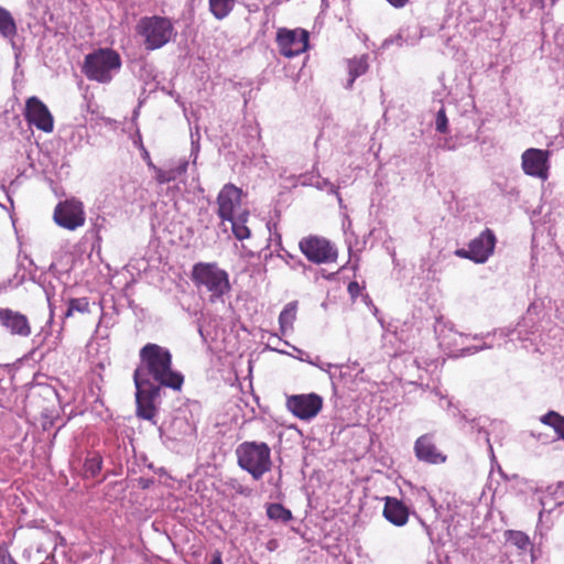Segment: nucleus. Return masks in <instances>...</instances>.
<instances>
[{"instance_id":"obj_1","label":"nucleus","mask_w":564,"mask_h":564,"mask_svg":"<svg viewBox=\"0 0 564 564\" xmlns=\"http://www.w3.org/2000/svg\"><path fill=\"white\" fill-rule=\"evenodd\" d=\"M140 364L133 373H140V379H153L156 384L181 390L184 377L172 369V355L170 350L158 344L149 343L139 352Z\"/></svg>"},{"instance_id":"obj_2","label":"nucleus","mask_w":564,"mask_h":564,"mask_svg":"<svg viewBox=\"0 0 564 564\" xmlns=\"http://www.w3.org/2000/svg\"><path fill=\"white\" fill-rule=\"evenodd\" d=\"M135 34L141 37L147 51L165 46L177 36L173 21L167 17H142L135 24Z\"/></svg>"},{"instance_id":"obj_3","label":"nucleus","mask_w":564,"mask_h":564,"mask_svg":"<svg viewBox=\"0 0 564 564\" xmlns=\"http://www.w3.org/2000/svg\"><path fill=\"white\" fill-rule=\"evenodd\" d=\"M238 466L259 480L271 470V449L264 442L246 441L236 448Z\"/></svg>"},{"instance_id":"obj_4","label":"nucleus","mask_w":564,"mask_h":564,"mask_svg":"<svg viewBox=\"0 0 564 564\" xmlns=\"http://www.w3.org/2000/svg\"><path fill=\"white\" fill-rule=\"evenodd\" d=\"M191 279L198 290L204 288L210 294L212 302H216L230 291L228 273L215 262L195 263Z\"/></svg>"},{"instance_id":"obj_5","label":"nucleus","mask_w":564,"mask_h":564,"mask_svg":"<svg viewBox=\"0 0 564 564\" xmlns=\"http://www.w3.org/2000/svg\"><path fill=\"white\" fill-rule=\"evenodd\" d=\"M121 68L120 55L111 48H99L85 56L83 73L88 79L109 83Z\"/></svg>"},{"instance_id":"obj_6","label":"nucleus","mask_w":564,"mask_h":564,"mask_svg":"<svg viewBox=\"0 0 564 564\" xmlns=\"http://www.w3.org/2000/svg\"><path fill=\"white\" fill-rule=\"evenodd\" d=\"M140 373H133L135 387V414L139 419L156 424L158 405L161 398V388L150 379H140Z\"/></svg>"},{"instance_id":"obj_7","label":"nucleus","mask_w":564,"mask_h":564,"mask_svg":"<svg viewBox=\"0 0 564 564\" xmlns=\"http://www.w3.org/2000/svg\"><path fill=\"white\" fill-rule=\"evenodd\" d=\"M299 248L305 258L315 264L333 263L338 257L336 246L328 239L316 235L303 237L299 242Z\"/></svg>"},{"instance_id":"obj_8","label":"nucleus","mask_w":564,"mask_h":564,"mask_svg":"<svg viewBox=\"0 0 564 564\" xmlns=\"http://www.w3.org/2000/svg\"><path fill=\"white\" fill-rule=\"evenodd\" d=\"M496 242L497 238L495 232L486 228L470 240L468 249H456L455 254L462 259L471 260L475 263H485L494 253Z\"/></svg>"},{"instance_id":"obj_9","label":"nucleus","mask_w":564,"mask_h":564,"mask_svg":"<svg viewBox=\"0 0 564 564\" xmlns=\"http://www.w3.org/2000/svg\"><path fill=\"white\" fill-rule=\"evenodd\" d=\"M53 218L59 227L74 231L85 224L84 205L76 199L59 202L54 209Z\"/></svg>"},{"instance_id":"obj_10","label":"nucleus","mask_w":564,"mask_h":564,"mask_svg":"<svg viewBox=\"0 0 564 564\" xmlns=\"http://www.w3.org/2000/svg\"><path fill=\"white\" fill-rule=\"evenodd\" d=\"M286 409L297 419L311 421L321 412L323 398L317 393L293 394L286 399Z\"/></svg>"},{"instance_id":"obj_11","label":"nucleus","mask_w":564,"mask_h":564,"mask_svg":"<svg viewBox=\"0 0 564 564\" xmlns=\"http://www.w3.org/2000/svg\"><path fill=\"white\" fill-rule=\"evenodd\" d=\"M280 53L285 57H294L307 50L308 32L302 29H280L276 34Z\"/></svg>"},{"instance_id":"obj_12","label":"nucleus","mask_w":564,"mask_h":564,"mask_svg":"<svg viewBox=\"0 0 564 564\" xmlns=\"http://www.w3.org/2000/svg\"><path fill=\"white\" fill-rule=\"evenodd\" d=\"M242 189L228 183L217 195V215L223 220H232L241 206Z\"/></svg>"},{"instance_id":"obj_13","label":"nucleus","mask_w":564,"mask_h":564,"mask_svg":"<svg viewBox=\"0 0 564 564\" xmlns=\"http://www.w3.org/2000/svg\"><path fill=\"white\" fill-rule=\"evenodd\" d=\"M24 117L36 129L51 133L54 130V118L46 105L37 97L32 96L25 102Z\"/></svg>"},{"instance_id":"obj_14","label":"nucleus","mask_w":564,"mask_h":564,"mask_svg":"<svg viewBox=\"0 0 564 564\" xmlns=\"http://www.w3.org/2000/svg\"><path fill=\"white\" fill-rule=\"evenodd\" d=\"M521 166L523 172L542 181L549 177V151L530 148L521 155Z\"/></svg>"},{"instance_id":"obj_15","label":"nucleus","mask_w":564,"mask_h":564,"mask_svg":"<svg viewBox=\"0 0 564 564\" xmlns=\"http://www.w3.org/2000/svg\"><path fill=\"white\" fill-rule=\"evenodd\" d=\"M0 326L14 337L28 338L32 334L29 317L8 307L0 308Z\"/></svg>"},{"instance_id":"obj_16","label":"nucleus","mask_w":564,"mask_h":564,"mask_svg":"<svg viewBox=\"0 0 564 564\" xmlns=\"http://www.w3.org/2000/svg\"><path fill=\"white\" fill-rule=\"evenodd\" d=\"M414 453L419 460L430 464L443 463L446 459L436 448L432 434H424L415 441Z\"/></svg>"},{"instance_id":"obj_17","label":"nucleus","mask_w":564,"mask_h":564,"mask_svg":"<svg viewBox=\"0 0 564 564\" xmlns=\"http://www.w3.org/2000/svg\"><path fill=\"white\" fill-rule=\"evenodd\" d=\"M383 517L395 527H403L409 520L408 507L394 497L384 498Z\"/></svg>"},{"instance_id":"obj_18","label":"nucleus","mask_w":564,"mask_h":564,"mask_svg":"<svg viewBox=\"0 0 564 564\" xmlns=\"http://www.w3.org/2000/svg\"><path fill=\"white\" fill-rule=\"evenodd\" d=\"M422 32L417 25H406L401 28L395 36L384 40L383 45L414 46L420 42Z\"/></svg>"},{"instance_id":"obj_19","label":"nucleus","mask_w":564,"mask_h":564,"mask_svg":"<svg viewBox=\"0 0 564 564\" xmlns=\"http://www.w3.org/2000/svg\"><path fill=\"white\" fill-rule=\"evenodd\" d=\"M149 166L155 172V180L159 184H166L175 181L178 176L183 175L187 171L188 162L182 161L176 166L170 169H160L149 162Z\"/></svg>"},{"instance_id":"obj_20","label":"nucleus","mask_w":564,"mask_h":564,"mask_svg":"<svg viewBox=\"0 0 564 564\" xmlns=\"http://www.w3.org/2000/svg\"><path fill=\"white\" fill-rule=\"evenodd\" d=\"M297 302L293 301L288 303L279 315L280 330L285 335L289 330L293 329V324L296 319Z\"/></svg>"},{"instance_id":"obj_21","label":"nucleus","mask_w":564,"mask_h":564,"mask_svg":"<svg viewBox=\"0 0 564 564\" xmlns=\"http://www.w3.org/2000/svg\"><path fill=\"white\" fill-rule=\"evenodd\" d=\"M0 35L10 41L17 35V24L13 17L2 7H0Z\"/></svg>"},{"instance_id":"obj_22","label":"nucleus","mask_w":564,"mask_h":564,"mask_svg":"<svg viewBox=\"0 0 564 564\" xmlns=\"http://www.w3.org/2000/svg\"><path fill=\"white\" fill-rule=\"evenodd\" d=\"M249 213L243 210L234 217L232 220H228L231 224V230L238 240H245L250 237V229L246 226Z\"/></svg>"},{"instance_id":"obj_23","label":"nucleus","mask_w":564,"mask_h":564,"mask_svg":"<svg viewBox=\"0 0 564 564\" xmlns=\"http://www.w3.org/2000/svg\"><path fill=\"white\" fill-rule=\"evenodd\" d=\"M236 0H208L209 11L217 20L227 18L234 10Z\"/></svg>"},{"instance_id":"obj_24","label":"nucleus","mask_w":564,"mask_h":564,"mask_svg":"<svg viewBox=\"0 0 564 564\" xmlns=\"http://www.w3.org/2000/svg\"><path fill=\"white\" fill-rule=\"evenodd\" d=\"M367 69H368V63H367L366 56L355 57V58L350 59L348 62L349 79L347 83V87L351 88L356 78L361 76L362 74H365L367 72Z\"/></svg>"},{"instance_id":"obj_25","label":"nucleus","mask_w":564,"mask_h":564,"mask_svg":"<svg viewBox=\"0 0 564 564\" xmlns=\"http://www.w3.org/2000/svg\"><path fill=\"white\" fill-rule=\"evenodd\" d=\"M90 312V305L87 297L69 299L67 308L63 314V318L72 317L75 313L87 314Z\"/></svg>"},{"instance_id":"obj_26","label":"nucleus","mask_w":564,"mask_h":564,"mask_svg":"<svg viewBox=\"0 0 564 564\" xmlns=\"http://www.w3.org/2000/svg\"><path fill=\"white\" fill-rule=\"evenodd\" d=\"M540 421L554 429L557 436L564 440V416L555 411H549L546 414L542 415Z\"/></svg>"},{"instance_id":"obj_27","label":"nucleus","mask_w":564,"mask_h":564,"mask_svg":"<svg viewBox=\"0 0 564 564\" xmlns=\"http://www.w3.org/2000/svg\"><path fill=\"white\" fill-rule=\"evenodd\" d=\"M267 514L271 520L288 522L292 518L289 509L284 508L281 503H271L267 508Z\"/></svg>"},{"instance_id":"obj_28","label":"nucleus","mask_w":564,"mask_h":564,"mask_svg":"<svg viewBox=\"0 0 564 564\" xmlns=\"http://www.w3.org/2000/svg\"><path fill=\"white\" fill-rule=\"evenodd\" d=\"M102 468V457L95 453L87 457L84 464V471L86 477H96Z\"/></svg>"},{"instance_id":"obj_29","label":"nucleus","mask_w":564,"mask_h":564,"mask_svg":"<svg viewBox=\"0 0 564 564\" xmlns=\"http://www.w3.org/2000/svg\"><path fill=\"white\" fill-rule=\"evenodd\" d=\"M507 541L522 551L529 550L531 545L529 536L521 531H508Z\"/></svg>"},{"instance_id":"obj_30","label":"nucleus","mask_w":564,"mask_h":564,"mask_svg":"<svg viewBox=\"0 0 564 564\" xmlns=\"http://www.w3.org/2000/svg\"><path fill=\"white\" fill-rule=\"evenodd\" d=\"M435 128L441 133H445L448 129V120L444 108H441L436 113Z\"/></svg>"},{"instance_id":"obj_31","label":"nucleus","mask_w":564,"mask_h":564,"mask_svg":"<svg viewBox=\"0 0 564 564\" xmlns=\"http://www.w3.org/2000/svg\"><path fill=\"white\" fill-rule=\"evenodd\" d=\"M314 186L317 187L318 189L327 191L330 194H336L338 199L340 200V197H339L336 186L333 183H330L328 180H326V178L317 180L316 183L314 184Z\"/></svg>"},{"instance_id":"obj_32","label":"nucleus","mask_w":564,"mask_h":564,"mask_svg":"<svg viewBox=\"0 0 564 564\" xmlns=\"http://www.w3.org/2000/svg\"><path fill=\"white\" fill-rule=\"evenodd\" d=\"M0 564H18V562L10 554L9 550L0 544Z\"/></svg>"},{"instance_id":"obj_33","label":"nucleus","mask_w":564,"mask_h":564,"mask_svg":"<svg viewBox=\"0 0 564 564\" xmlns=\"http://www.w3.org/2000/svg\"><path fill=\"white\" fill-rule=\"evenodd\" d=\"M462 420L466 422V424L469 425L471 431H477L478 433L482 432V427L480 426L479 422L476 419L468 420L466 414L462 415Z\"/></svg>"},{"instance_id":"obj_34","label":"nucleus","mask_w":564,"mask_h":564,"mask_svg":"<svg viewBox=\"0 0 564 564\" xmlns=\"http://www.w3.org/2000/svg\"><path fill=\"white\" fill-rule=\"evenodd\" d=\"M347 290L351 299H356L360 294L361 288L358 282L352 281L348 284Z\"/></svg>"},{"instance_id":"obj_35","label":"nucleus","mask_w":564,"mask_h":564,"mask_svg":"<svg viewBox=\"0 0 564 564\" xmlns=\"http://www.w3.org/2000/svg\"><path fill=\"white\" fill-rule=\"evenodd\" d=\"M394 8H403L409 0H387Z\"/></svg>"},{"instance_id":"obj_36","label":"nucleus","mask_w":564,"mask_h":564,"mask_svg":"<svg viewBox=\"0 0 564 564\" xmlns=\"http://www.w3.org/2000/svg\"><path fill=\"white\" fill-rule=\"evenodd\" d=\"M209 564H223L221 553L219 551H216L213 554V558Z\"/></svg>"},{"instance_id":"obj_37","label":"nucleus","mask_w":564,"mask_h":564,"mask_svg":"<svg viewBox=\"0 0 564 564\" xmlns=\"http://www.w3.org/2000/svg\"><path fill=\"white\" fill-rule=\"evenodd\" d=\"M299 354L300 356L297 357L300 360H306L307 362L312 364V365H316L315 362L308 360L307 358H304L303 355H305V352L301 349H297V348H294ZM306 357H308V355L306 354Z\"/></svg>"},{"instance_id":"obj_38","label":"nucleus","mask_w":564,"mask_h":564,"mask_svg":"<svg viewBox=\"0 0 564 564\" xmlns=\"http://www.w3.org/2000/svg\"><path fill=\"white\" fill-rule=\"evenodd\" d=\"M322 370L324 371H329V369L332 368V365L330 364H323L321 366H318Z\"/></svg>"},{"instance_id":"obj_39","label":"nucleus","mask_w":564,"mask_h":564,"mask_svg":"<svg viewBox=\"0 0 564 564\" xmlns=\"http://www.w3.org/2000/svg\"><path fill=\"white\" fill-rule=\"evenodd\" d=\"M556 0H550V6H554ZM546 0H541L542 7L545 6Z\"/></svg>"},{"instance_id":"obj_40","label":"nucleus","mask_w":564,"mask_h":564,"mask_svg":"<svg viewBox=\"0 0 564 564\" xmlns=\"http://www.w3.org/2000/svg\"><path fill=\"white\" fill-rule=\"evenodd\" d=\"M442 148L446 149V150H453L454 149L453 147H449V145H446V144L442 145Z\"/></svg>"},{"instance_id":"obj_41","label":"nucleus","mask_w":564,"mask_h":564,"mask_svg":"<svg viewBox=\"0 0 564 564\" xmlns=\"http://www.w3.org/2000/svg\"><path fill=\"white\" fill-rule=\"evenodd\" d=\"M484 434H485V441H486L487 443H489V435H488V433H487V432H484Z\"/></svg>"},{"instance_id":"obj_42","label":"nucleus","mask_w":564,"mask_h":564,"mask_svg":"<svg viewBox=\"0 0 564 564\" xmlns=\"http://www.w3.org/2000/svg\"><path fill=\"white\" fill-rule=\"evenodd\" d=\"M285 257H286V260H290V259L293 260V256L290 253H286Z\"/></svg>"},{"instance_id":"obj_43","label":"nucleus","mask_w":564,"mask_h":564,"mask_svg":"<svg viewBox=\"0 0 564 564\" xmlns=\"http://www.w3.org/2000/svg\"><path fill=\"white\" fill-rule=\"evenodd\" d=\"M285 257H286V260H290V259L293 260V256L290 253H286Z\"/></svg>"}]
</instances>
